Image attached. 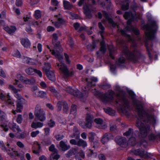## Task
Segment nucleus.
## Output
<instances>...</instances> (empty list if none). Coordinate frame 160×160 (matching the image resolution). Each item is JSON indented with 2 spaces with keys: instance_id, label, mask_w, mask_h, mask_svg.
I'll return each instance as SVG.
<instances>
[{
  "instance_id": "nucleus-1",
  "label": "nucleus",
  "mask_w": 160,
  "mask_h": 160,
  "mask_svg": "<svg viewBox=\"0 0 160 160\" xmlns=\"http://www.w3.org/2000/svg\"><path fill=\"white\" fill-rule=\"evenodd\" d=\"M136 109L138 112L139 118L136 123V126L139 128L140 132L138 130L134 132L135 135L139 138H145L149 132L150 124H154L156 120L152 114H149L146 112H143V107L142 104L137 102L136 99L135 95L134 92L130 90L128 91Z\"/></svg>"
},
{
  "instance_id": "nucleus-2",
  "label": "nucleus",
  "mask_w": 160,
  "mask_h": 160,
  "mask_svg": "<svg viewBox=\"0 0 160 160\" xmlns=\"http://www.w3.org/2000/svg\"><path fill=\"white\" fill-rule=\"evenodd\" d=\"M118 43L119 47L123 48V52L128 60L134 63L144 62L145 57L137 49L135 43H133L130 49H129L123 40H118Z\"/></svg>"
},
{
  "instance_id": "nucleus-3",
  "label": "nucleus",
  "mask_w": 160,
  "mask_h": 160,
  "mask_svg": "<svg viewBox=\"0 0 160 160\" xmlns=\"http://www.w3.org/2000/svg\"><path fill=\"white\" fill-rule=\"evenodd\" d=\"M149 23L145 26L146 29L145 34L147 38L145 42V45L148 52V54L150 58H152L150 52V50L153 46L151 42H149V40L152 41L155 38V34L156 33L158 27L156 22L152 20H148Z\"/></svg>"
},
{
  "instance_id": "nucleus-4",
  "label": "nucleus",
  "mask_w": 160,
  "mask_h": 160,
  "mask_svg": "<svg viewBox=\"0 0 160 160\" xmlns=\"http://www.w3.org/2000/svg\"><path fill=\"white\" fill-rule=\"evenodd\" d=\"M98 81L96 77H92L89 79H86V81L87 82V86L84 87L85 90H83L82 92H81L77 88L72 89L70 87H68L66 90L67 92L75 97L82 98L87 97L88 95V91L90 88L95 87L96 84L94 83Z\"/></svg>"
},
{
  "instance_id": "nucleus-5",
  "label": "nucleus",
  "mask_w": 160,
  "mask_h": 160,
  "mask_svg": "<svg viewBox=\"0 0 160 160\" xmlns=\"http://www.w3.org/2000/svg\"><path fill=\"white\" fill-rule=\"evenodd\" d=\"M124 18L126 19H128V26L126 27L124 29H121L120 32L122 35L123 36H127L129 39L131 38V36L127 34V32H130L133 33L137 35H138L140 34L139 30L133 27H130L129 26L133 22L134 19V16L131 12H126L123 15Z\"/></svg>"
},
{
  "instance_id": "nucleus-6",
  "label": "nucleus",
  "mask_w": 160,
  "mask_h": 160,
  "mask_svg": "<svg viewBox=\"0 0 160 160\" xmlns=\"http://www.w3.org/2000/svg\"><path fill=\"white\" fill-rule=\"evenodd\" d=\"M118 100L116 102L118 104L121 111L123 113H127V109L129 108V102L124 95H121L119 94L117 95Z\"/></svg>"
},
{
  "instance_id": "nucleus-7",
  "label": "nucleus",
  "mask_w": 160,
  "mask_h": 160,
  "mask_svg": "<svg viewBox=\"0 0 160 160\" xmlns=\"http://www.w3.org/2000/svg\"><path fill=\"white\" fill-rule=\"evenodd\" d=\"M95 95L100 97L102 101L104 103H107L114 100L113 95L114 92L112 90H108V93L107 94H102L99 91H96V89H95Z\"/></svg>"
},
{
  "instance_id": "nucleus-8",
  "label": "nucleus",
  "mask_w": 160,
  "mask_h": 160,
  "mask_svg": "<svg viewBox=\"0 0 160 160\" xmlns=\"http://www.w3.org/2000/svg\"><path fill=\"white\" fill-rule=\"evenodd\" d=\"M34 115L38 119L43 122L46 119L45 113L44 110L42 109L40 105L37 104L35 108Z\"/></svg>"
},
{
  "instance_id": "nucleus-9",
  "label": "nucleus",
  "mask_w": 160,
  "mask_h": 160,
  "mask_svg": "<svg viewBox=\"0 0 160 160\" xmlns=\"http://www.w3.org/2000/svg\"><path fill=\"white\" fill-rule=\"evenodd\" d=\"M57 64L58 68L66 77H72L73 75V72L70 71L67 65L64 63L62 62H61L60 64L57 63Z\"/></svg>"
},
{
  "instance_id": "nucleus-10",
  "label": "nucleus",
  "mask_w": 160,
  "mask_h": 160,
  "mask_svg": "<svg viewBox=\"0 0 160 160\" xmlns=\"http://www.w3.org/2000/svg\"><path fill=\"white\" fill-rule=\"evenodd\" d=\"M115 142L122 147H126L127 145V142L125 138L117 136L115 138Z\"/></svg>"
},
{
  "instance_id": "nucleus-11",
  "label": "nucleus",
  "mask_w": 160,
  "mask_h": 160,
  "mask_svg": "<svg viewBox=\"0 0 160 160\" xmlns=\"http://www.w3.org/2000/svg\"><path fill=\"white\" fill-rule=\"evenodd\" d=\"M0 99L2 100H7L6 103L8 105H11L14 106V103L11 101V98L8 93L6 95L3 94L0 91Z\"/></svg>"
},
{
  "instance_id": "nucleus-12",
  "label": "nucleus",
  "mask_w": 160,
  "mask_h": 160,
  "mask_svg": "<svg viewBox=\"0 0 160 160\" xmlns=\"http://www.w3.org/2000/svg\"><path fill=\"white\" fill-rule=\"evenodd\" d=\"M103 14L105 18L108 21L109 23L110 24L113 28H114L116 26L118 28H119V26L117 25L113 21V20L110 18L108 13L105 11H102Z\"/></svg>"
},
{
  "instance_id": "nucleus-13",
  "label": "nucleus",
  "mask_w": 160,
  "mask_h": 160,
  "mask_svg": "<svg viewBox=\"0 0 160 160\" xmlns=\"http://www.w3.org/2000/svg\"><path fill=\"white\" fill-rule=\"evenodd\" d=\"M132 152L136 155H138L142 158H147L148 156V153L142 149H138L133 150Z\"/></svg>"
},
{
  "instance_id": "nucleus-14",
  "label": "nucleus",
  "mask_w": 160,
  "mask_h": 160,
  "mask_svg": "<svg viewBox=\"0 0 160 160\" xmlns=\"http://www.w3.org/2000/svg\"><path fill=\"white\" fill-rule=\"evenodd\" d=\"M113 137L110 133H106L102 136L101 141L103 144L107 143L111 139H112Z\"/></svg>"
},
{
  "instance_id": "nucleus-15",
  "label": "nucleus",
  "mask_w": 160,
  "mask_h": 160,
  "mask_svg": "<svg viewBox=\"0 0 160 160\" xmlns=\"http://www.w3.org/2000/svg\"><path fill=\"white\" fill-rule=\"evenodd\" d=\"M25 99L22 98L18 100L17 102V112H21V110L23 109V104L24 103Z\"/></svg>"
},
{
  "instance_id": "nucleus-16",
  "label": "nucleus",
  "mask_w": 160,
  "mask_h": 160,
  "mask_svg": "<svg viewBox=\"0 0 160 160\" xmlns=\"http://www.w3.org/2000/svg\"><path fill=\"white\" fill-rule=\"evenodd\" d=\"M83 9L84 13L85 14L87 17L89 18H91L92 17V14L91 13V9L86 4L84 5Z\"/></svg>"
},
{
  "instance_id": "nucleus-17",
  "label": "nucleus",
  "mask_w": 160,
  "mask_h": 160,
  "mask_svg": "<svg viewBox=\"0 0 160 160\" xmlns=\"http://www.w3.org/2000/svg\"><path fill=\"white\" fill-rule=\"evenodd\" d=\"M106 48L105 44L103 42L101 43V46L100 50L97 52V54L98 56H101L102 54L105 52Z\"/></svg>"
},
{
  "instance_id": "nucleus-18",
  "label": "nucleus",
  "mask_w": 160,
  "mask_h": 160,
  "mask_svg": "<svg viewBox=\"0 0 160 160\" xmlns=\"http://www.w3.org/2000/svg\"><path fill=\"white\" fill-rule=\"evenodd\" d=\"M148 138L149 140L152 141H154L155 140H160V133H158L156 135L151 133L148 136Z\"/></svg>"
},
{
  "instance_id": "nucleus-19",
  "label": "nucleus",
  "mask_w": 160,
  "mask_h": 160,
  "mask_svg": "<svg viewBox=\"0 0 160 160\" xmlns=\"http://www.w3.org/2000/svg\"><path fill=\"white\" fill-rule=\"evenodd\" d=\"M45 73L49 80L52 81H54L55 80V76L53 71H48Z\"/></svg>"
},
{
  "instance_id": "nucleus-20",
  "label": "nucleus",
  "mask_w": 160,
  "mask_h": 160,
  "mask_svg": "<svg viewBox=\"0 0 160 160\" xmlns=\"http://www.w3.org/2000/svg\"><path fill=\"white\" fill-rule=\"evenodd\" d=\"M59 145L62 150L63 151H66L69 149L70 147L69 145H67L63 141H61L59 143Z\"/></svg>"
},
{
  "instance_id": "nucleus-21",
  "label": "nucleus",
  "mask_w": 160,
  "mask_h": 160,
  "mask_svg": "<svg viewBox=\"0 0 160 160\" xmlns=\"http://www.w3.org/2000/svg\"><path fill=\"white\" fill-rule=\"evenodd\" d=\"M52 54L53 55H54L56 58H58L59 61H61L62 60L63 58L60 52L57 51H55L53 50L52 52Z\"/></svg>"
},
{
  "instance_id": "nucleus-22",
  "label": "nucleus",
  "mask_w": 160,
  "mask_h": 160,
  "mask_svg": "<svg viewBox=\"0 0 160 160\" xmlns=\"http://www.w3.org/2000/svg\"><path fill=\"white\" fill-rule=\"evenodd\" d=\"M4 30L10 34H12L16 30V28L14 26H12L11 28L8 26L4 27Z\"/></svg>"
},
{
  "instance_id": "nucleus-23",
  "label": "nucleus",
  "mask_w": 160,
  "mask_h": 160,
  "mask_svg": "<svg viewBox=\"0 0 160 160\" xmlns=\"http://www.w3.org/2000/svg\"><path fill=\"white\" fill-rule=\"evenodd\" d=\"M64 7L66 9L70 10L73 7V5L68 1L64 0L63 1Z\"/></svg>"
},
{
  "instance_id": "nucleus-24",
  "label": "nucleus",
  "mask_w": 160,
  "mask_h": 160,
  "mask_svg": "<svg viewBox=\"0 0 160 160\" xmlns=\"http://www.w3.org/2000/svg\"><path fill=\"white\" fill-rule=\"evenodd\" d=\"M21 43L22 45L25 48H28L30 46V43L27 39L23 38L21 40Z\"/></svg>"
},
{
  "instance_id": "nucleus-25",
  "label": "nucleus",
  "mask_w": 160,
  "mask_h": 160,
  "mask_svg": "<svg viewBox=\"0 0 160 160\" xmlns=\"http://www.w3.org/2000/svg\"><path fill=\"white\" fill-rule=\"evenodd\" d=\"M52 42L56 49H58L60 51L62 50V48L60 45V43L58 40L52 39Z\"/></svg>"
},
{
  "instance_id": "nucleus-26",
  "label": "nucleus",
  "mask_w": 160,
  "mask_h": 160,
  "mask_svg": "<svg viewBox=\"0 0 160 160\" xmlns=\"http://www.w3.org/2000/svg\"><path fill=\"white\" fill-rule=\"evenodd\" d=\"M43 125V123L39 122H33L31 124V127L32 128L35 129L37 128H40L42 127Z\"/></svg>"
},
{
  "instance_id": "nucleus-27",
  "label": "nucleus",
  "mask_w": 160,
  "mask_h": 160,
  "mask_svg": "<svg viewBox=\"0 0 160 160\" xmlns=\"http://www.w3.org/2000/svg\"><path fill=\"white\" fill-rule=\"evenodd\" d=\"M105 111L108 114L111 116H114L115 115L116 112L115 111L112 109L110 108H104Z\"/></svg>"
},
{
  "instance_id": "nucleus-28",
  "label": "nucleus",
  "mask_w": 160,
  "mask_h": 160,
  "mask_svg": "<svg viewBox=\"0 0 160 160\" xmlns=\"http://www.w3.org/2000/svg\"><path fill=\"white\" fill-rule=\"evenodd\" d=\"M77 145L79 146H82L84 148L87 146L86 142L82 139H80L78 141Z\"/></svg>"
},
{
  "instance_id": "nucleus-29",
  "label": "nucleus",
  "mask_w": 160,
  "mask_h": 160,
  "mask_svg": "<svg viewBox=\"0 0 160 160\" xmlns=\"http://www.w3.org/2000/svg\"><path fill=\"white\" fill-rule=\"evenodd\" d=\"M73 131L74 133L73 134V136H72V137L74 138L76 137V138L78 139L79 138V136L78 135L79 134V132L78 130V129L76 127L74 126L73 129Z\"/></svg>"
},
{
  "instance_id": "nucleus-30",
  "label": "nucleus",
  "mask_w": 160,
  "mask_h": 160,
  "mask_svg": "<svg viewBox=\"0 0 160 160\" xmlns=\"http://www.w3.org/2000/svg\"><path fill=\"white\" fill-rule=\"evenodd\" d=\"M136 138L134 137H131L130 138L128 141V144L132 146H134L136 145Z\"/></svg>"
},
{
  "instance_id": "nucleus-31",
  "label": "nucleus",
  "mask_w": 160,
  "mask_h": 160,
  "mask_svg": "<svg viewBox=\"0 0 160 160\" xmlns=\"http://www.w3.org/2000/svg\"><path fill=\"white\" fill-rule=\"evenodd\" d=\"M108 49L109 50L110 56L112 59H114V57L113 56V55L115 52V48L113 47H112L111 48H109Z\"/></svg>"
},
{
  "instance_id": "nucleus-32",
  "label": "nucleus",
  "mask_w": 160,
  "mask_h": 160,
  "mask_svg": "<svg viewBox=\"0 0 160 160\" xmlns=\"http://www.w3.org/2000/svg\"><path fill=\"white\" fill-rule=\"evenodd\" d=\"M125 61V59L124 58L121 57L118 59V61L116 62V63L118 66H122Z\"/></svg>"
},
{
  "instance_id": "nucleus-33",
  "label": "nucleus",
  "mask_w": 160,
  "mask_h": 160,
  "mask_svg": "<svg viewBox=\"0 0 160 160\" xmlns=\"http://www.w3.org/2000/svg\"><path fill=\"white\" fill-rule=\"evenodd\" d=\"M35 69L32 68H29L25 69V72L28 75H33L35 73Z\"/></svg>"
},
{
  "instance_id": "nucleus-34",
  "label": "nucleus",
  "mask_w": 160,
  "mask_h": 160,
  "mask_svg": "<svg viewBox=\"0 0 160 160\" xmlns=\"http://www.w3.org/2000/svg\"><path fill=\"white\" fill-rule=\"evenodd\" d=\"M93 119L94 116L92 114L89 113L87 114L86 117V121H89L93 122Z\"/></svg>"
},
{
  "instance_id": "nucleus-35",
  "label": "nucleus",
  "mask_w": 160,
  "mask_h": 160,
  "mask_svg": "<svg viewBox=\"0 0 160 160\" xmlns=\"http://www.w3.org/2000/svg\"><path fill=\"white\" fill-rule=\"evenodd\" d=\"M35 80L34 79H28L26 78L24 81V83L26 84H33L35 82Z\"/></svg>"
},
{
  "instance_id": "nucleus-36",
  "label": "nucleus",
  "mask_w": 160,
  "mask_h": 160,
  "mask_svg": "<svg viewBox=\"0 0 160 160\" xmlns=\"http://www.w3.org/2000/svg\"><path fill=\"white\" fill-rule=\"evenodd\" d=\"M34 16L35 18L37 19L40 18L41 17V11L39 10L35 11L34 14Z\"/></svg>"
},
{
  "instance_id": "nucleus-37",
  "label": "nucleus",
  "mask_w": 160,
  "mask_h": 160,
  "mask_svg": "<svg viewBox=\"0 0 160 160\" xmlns=\"http://www.w3.org/2000/svg\"><path fill=\"white\" fill-rule=\"evenodd\" d=\"M133 133V130L132 128H129L128 130L123 133V135L126 137L132 135Z\"/></svg>"
},
{
  "instance_id": "nucleus-38",
  "label": "nucleus",
  "mask_w": 160,
  "mask_h": 160,
  "mask_svg": "<svg viewBox=\"0 0 160 160\" xmlns=\"http://www.w3.org/2000/svg\"><path fill=\"white\" fill-rule=\"evenodd\" d=\"M96 47V44L95 41L92 42V44H89L87 46L88 49L92 51H93L95 48Z\"/></svg>"
},
{
  "instance_id": "nucleus-39",
  "label": "nucleus",
  "mask_w": 160,
  "mask_h": 160,
  "mask_svg": "<svg viewBox=\"0 0 160 160\" xmlns=\"http://www.w3.org/2000/svg\"><path fill=\"white\" fill-rule=\"evenodd\" d=\"M49 90L55 97H58L59 93L56 90L54 87H50Z\"/></svg>"
},
{
  "instance_id": "nucleus-40",
  "label": "nucleus",
  "mask_w": 160,
  "mask_h": 160,
  "mask_svg": "<svg viewBox=\"0 0 160 160\" xmlns=\"http://www.w3.org/2000/svg\"><path fill=\"white\" fill-rule=\"evenodd\" d=\"M77 111V106L75 105L72 104L71 106L70 110V113L75 115Z\"/></svg>"
},
{
  "instance_id": "nucleus-41",
  "label": "nucleus",
  "mask_w": 160,
  "mask_h": 160,
  "mask_svg": "<svg viewBox=\"0 0 160 160\" xmlns=\"http://www.w3.org/2000/svg\"><path fill=\"white\" fill-rule=\"evenodd\" d=\"M99 87L104 89H106L110 88L111 87L110 85L107 83H104L103 84L98 85Z\"/></svg>"
},
{
  "instance_id": "nucleus-42",
  "label": "nucleus",
  "mask_w": 160,
  "mask_h": 160,
  "mask_svg": "<svg viewBox=\"0 0 160 160\" xmlns=\"http://www.w3.org/2000/svg\"><path fill=\"white\" fill-rule=\"evenodd\" d=\"M92 122L89 121H86V122L84 123V126H82L83 128H91L92 126Z\"/></svg>"
},
{
  "instance_id": "nucleus-43",
  "label": "nucleus",
  "mask_w": 160,
  "mask_h": 160,
  "mask_svg": "<svg viewBox=\"0 0 160 160\" xmlns=\"http://www.w3.org/2000/svg\"><path fill=\"white\" fill-rule=\"evenodd\" d=\"M51 65L49 63H47L46 64L45 66L43 68V70L46 72L48 71H50V69L51 68Z\"/></svg>"
},
{
  "instance_id": "nucleus-44",
  "label": "nucleus",
  "mask_w": 160,
  "mask_h": 160,
  "mask_svg": "<svg viewBox=\"0 0 160 160\" xmlns=\"http://www.w3.org/2000/svg\"><path fill=\"white\" fill-rule=\"evenodd\" d=\"M56 153H52V154L51 155L50 158V160H52V159H56V160H58V159L59 158H60V156L59 155L56 154H55ZM56 154H57L56 153Z\"/></svg>"
},
{
  "instance_id": "nucleus-45",
  "label": "nucleus",
  "mask_w": 160,
  "mask_h": 160,
  "mask_svg": "<svg viewBox=\"0 0 160 160\" xmlns=\"http://www.w3.org/2000/svg\"><path fill=\"white\" fill-rule=\"evenodd\" d=\"M38 97L42 98L46 97L47 93L45 92L42 91H39Z\"/></svg>"
},
{
  "instance_id": "nucleus-46",
  "label": "nucleus",
  "mask_w": 160,
  "mask_h": 160,
  "mask_svg": "<svg viewBox=\"0 0 160 160\" xmlns=\"http://www.w3.org/2000/svg\"><path fill=\"white\" fill-rule=\"evenodd\" d=\"M49 150L52 152V153H57L58 152V150L55 148V146L53 144H52L49 147Z\"/></svg>"
},
{
  "instance_id": "nucleus-47",
  "label": "nucleus",
  "mask_w": 160,
  "mask_h": 160,
  "mask_svg": "<svg viewBox=\"0 0 160 160\" xmlns=\"http://www.w3.org/2000/svg\"><path fill=\"white\" fill-rule=\"evenodd\" d=\"M63 111L64 112H66L68 110L69 107L67 103L65 101H62Z\"/></svg>"
},
{
  "instance_id": "nucleus-48",
  "label": "nucleus",
  "mask_w": 160,
  "mask_h": 160,
  "mask_svg": "<svg viewBox=\"0 0 160 160\" xmlns=\"http://www.w3.org/2000/svg\"><path fill=\"white\" fill-rule=\"evenodd\" d=\"M95 135V133L94 132H90L89 133V139L90 142H93L94 136Z\"/></svg>"
},
{
  "instance_id": "nucleus-49",
  "label": "nucleus",
  "mask_w": 160,
  "mask_h": 160,
  "mask_svg": "<svg viewBox=\"0 0 160 160\" xmlns=\"http://www.w3.org/2000/svg\"><path fill=\"white\" fill-rule=\"evenodd\" d=\"M30 58L27 57H23L22 58V61L24 63H27L29 64H31V62L29 61Z\"/></svg>"
},
{
  "instance_id": "nucleus-50",
  "label": "nucleus",
  "mask_w": 160,
  "mask_h": 160,
  "mask_svg": "<svg viewBox=\"0 0 160 160\" xmlns=\"http://www.w3.org/2000/svg\"><path fill=\"white\" fill-rule=\"evenodd\" d=\"M98 27L101 30V31H100L99 32L102 35L104 32L105 28L102 25L101 22H99L98 23Z\"/></svg>"
},
{
  "instance_id": "nucleus-51",
  "label": "nucleus",
  "mask_w": 160,
  "mask_h": 160,
  "mask_svg": "<svg viewBox=\"0 0 160 160\" xmlns=\"http://www.w3.org/2000/svg\"><path fill=\"white\" fill-rule=\"evenodd\" d=\"M129 7V4L128 2H127L125 4H123L122 6V10L123 11L127 10Z\"/></svg>"
},
{
  "instance_id": "nucleus-52",
  "label": "nucleus",
  "mask_w": 160,
  "mask_h": 160,
  "mask_svg": "<svg viewBox=\"0 0 160 160\" xmlns=\"http://www.w3.org/2000/svg\"><path fill=\"white\" fill-rule=\"evenodd\" d=\"M62 101H59L57 104V106L58 107L57 111H61L62 108V107L63 106L62 105Z\"/></svg>"
},
{
  "instance_id": "nucleus-53",
  "label": "nucleus",
  "mask_w": 160,
  "mask_h": 160,
  "mask_svg": "<svg viewBox=\"0 0 160 160\" xmlns=\"http://www.w3.org/2000/svg\"><path fill=\"white\" fill-rule=\"evenodd\" d=\"M54 137L57 140L60 141L62 140L64 136L62 134H58L55 135Z\"/></svg>"
},
{
  "instance_id": "nucleus-54",
  "label": "nucleus",
  "mask_w": 160,
  "mask_h": 160,
  "mask_svg": "<svg viewBox=\"0 0 160 160\" xmlns=\"http://www.w3.org/2000/svg\"><path fill=\"white\" fill-rule=\"evenodd\" d=\"M37 148L38 149L37 150H33V152L36 154H38L40 152L39 150L41 149L40 145L38 143H37Z\"/></svg>"
},
{
  "instance_id": "nucleus-55",
  "label": "nucleus",
  "mask_w": 160,
  "mask_h": 160,
  "mask_svg": "<svg viewBox=\"0 0 160 160\" xmlns=\"http://www.w3.org/2000/svg\"><path fill=\"white\" fill-rule=\"evenodd\" d=\"M12 130L14 131V129L16 128L18 132H21V130L18 126L17 125L16 123H13L12 126Z\"/></svg>"
},
{
  "instance_id": "nucleus-56",
  "label": "nucleus",
  "mask_w": 160,
  "mask_h": 160,
  "mask_svg": "<svg viewBox=\"0 0 160 160\" xmlns=\"http://www.w3.org/2000/svg\"><path fill=\"white\" fill-rule=\"evenodd\" d=\"M14 84L15 85H17L18 87L19 88H21L23 87V85L19 83V81L18 80H15V82H14Z\"/></svg>"
},
{
  "instance_id": "nucleus-57",
  "label": "nucleus",
  "mask_w": 160,
  "mask_h": 160,
  "mask_svg": "<svg viewBox=\"0 0 160 160\" xmlns=\"http://www.w3.org/2000/svg\"><path fill=\"white\" fill-rule=\"evenodd\" d=\"M35 23H36V25L38 26L39 25V23L38 21H29V26H30L32 25H35Z\"/></svg>"
},
{
  "instance_id": "nucleus-58",
  "label": "nucleus",
  "mask_w": 160,
  "mask_h": 160,
  "mask_svg": "<svg viewBox=\"0 0 160 160\" xmlns=\"http://www.w3.org/2000/svg\"><path fill=\"white\" fill-rule=\"evenodd\" d=\"M8 154L11 157H13L15 155H17L18 156H19V154L18 153L17 151H15L14 152H10L9 153H8Z\"/></svg>"
},
{
  "instance_id": "nucleus-59",
  "label": "nucleus",
  "mask_w": 160,
  "mask_h": 160,
  "mask_svg": "<svg viewBox=\"0 0 160 160\" xmlns=\"http://www.w3.org/2000/svg\"><path fill=\"white\" fill-rule=\"evenodd\" d=\"M94 121L96 123L99 124H101L103 122L102 120L100 118H97L94 119Z\"/></svg>"
},
{
  "instance_id": "nucleus-60",
  "label": "nucleus",
  "mask_w": 160,
  "mask_h": 160,
  "mask_svg": "<svg viewBox=\"0 0 160 160\" xmlns=\"http://www.w3.org/2000/svg\"><path fill=\"white\" fill-rule=\"evenodd\" d=\"M22 121V115L21 114H19L18 116L17 119V122L18 123H21Z\"/></svg>"
},
{
  "instance_id": "nucleus-61",
  "label": "nucleus",
  "mask_w": 160,
  "mask_h": 160,
  "mask_svg": "<svg viewBox=\"0 0 160 160\" xmlns=\"http://www.w3.org/2000/svg\"><path fill=\"white\" fill-rule=\"evenodd\" d=\"M13 56L18 58H20L21 57V55L20 52L18 50H17L14 53Z\"/></svg>"
},
{
  "instance_id": "nucleus-62",
  "label": "nucleus",
  "mask_w": 160,
  "mask_h": 160,
  "mask_svg": "<svg viewBox=\"0 0 160 160\" xmlns=\"http://www.w3.org/2000/svg\"><path fill=\"white\" fill-rule=\"evenodd\" d=\"M52 23L57 28H60L61 26L60 23L58 21L53 22H52Z\"/></svg>"
},
{
  "instance_id": "nucleus-63",
  "label": "nucleus",
  "mask_w": 160,
  "mask_h": 160,
  "mask_svg": "<svg viewBox=\"0 0 160 160\" xmlns=\"http://www.w3.org/2000/svg\"><path fill=\"white\" fill-rule=\"evenodd\" d=\"M58 21L60 23V24L61 25H64L65 23V20L62 18H59L58 19Z\"/></svg>"
},
{
  "instance_id": "nucleus-64",
  "label": "nucleus",
  "mask_w": 160,
  "mask_h": 160,
  "mask_svg": "<svg viewBox=\"0 0 160 160\" xmlns=\"http://www.w3.org/2000/svg\"><path fill=\"white\" fill-rule=\"evenodd\" d=\"M98 157L100 160H105V157L103 154H99L98 155Z\"/></svg>"
}]
</instances>
